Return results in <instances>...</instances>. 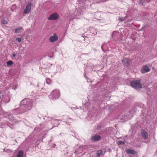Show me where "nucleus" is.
<instances>
[{
  "label": "nucleus",
  "instance_id": "nucleus-16",
  "mask_svg": "<svg viewBox=\"0 0 157 157\" xmlns=\"http://www.w3.org/2000/svg\"><path fill=\"white\" fill-rule=\"evenodd\" d=\"M13 64V62L11 61H9L7 62V65L10 66Z\"/></svg>",
  "mask_w": 157,
  "mask_h": 157
},
{
  "label": "nucleus",
  "instance_id": "nucleus-5",
  "mask_svg": "<svg viewBox=\"0 0 157 157\" xmlns=\"http://www.w3.org/2000/svg\"><path fill=\"white\" fill-rule=\"evenodd\" d=\"M59 17V15L56 13H54L51 14L48 18V20H56Z\"/></svg>",
  "mask_w": 157,
  "mask_h": 157
},
{
  "label": "nucleus",
  "instance_id": "nucleus-24",
  "mask_svg": "<svg viewBox=\"0 0 157 157\" xmlns=\"http://www.w3.org/2000/svg\"><path fill=\"white\" fill-rule=\"evenodd\" d=\"M145 26H144V27H143V28H142V29H143L144 28H145Z\"/></svg>",
  "mask_w": 157,
  "mask_h": 157
},
{
  "label": "nucleus",
  "instance_id": "nucleus-13",
  "mask_svg": "<svg viewBox=\"0 0 157 157\" xmlns=\"http://www.w3.org/2000/svg\"><path fill=\"white\" fill-rule=\"evenodd\" d=\"M23 29L22 27H19L18 28L16 29L15 30V33H17L19 32L21 30Z\"/></svg>",
  "mask_w": 157,
  "mask_h": 157
},
{
  "label": "nucleus",
  "instance_id": "nucleus-17",
  "mask_svg": "<svg viewBox=\"0 0 157 157\" xmlns=\"http://www.w3.org/2000/svg\"><path fill=\"white\" fill-rule=\"evenodd\" d=\"M84 40L85 41H86L88 44H89L90 41L89 40L88 38L86 36L85 38H84Z\"/></svg>",
  "mask_w": 157,
  "mask_h": 157
},
{
  "label": "nucleus",
  "instance_id": "nucleus-2",
  "mask_svg": "<svg viewBox=\"0 0 157 157\" xmlns=\"http://www.w3.org/2000/svg\"><path fill=\"white\" fill-rule=\"evenodd\" d=\"M60 96L59 90L58 89H55L49 95V97L52 99H56L59 98Z\"/></svg>",
  "mask_w": 157,
  "mask_h": 157
},
{
  "label": "nucleus",
  "instance_id": "nucleus-8",
  "mask_svg": "<svg viewBox=\"0 0 157 157\" xmlns=\"http://www.w3.org/2000/svg\"><path fill=\"white\" fill-rule=\"evenodd\" d=\"M125 151L128 154L135 155L137 153V152L135 151L127 148L125 149Z\"/></svg>",
  "mask_w": 157,
  "mask_h": 157
},
{
  "label": "nucleus",
  "instance_id": "nucleus-27",
  "mask_svg": "<svg viewBox=\"0 0 157 157\" xmlns=\"http://www.w3.org/2000/svg\"><path fill=\"white\" fill-rule=\"evenodd\" d=\"M150 1L151 0H149Z\"/></svg>",
  "mask_w": 157,
  "mask_h": 157
},
{
  "label": "nucleus",
  "instance_id": "nucleus-10",
  "mask_svg": "<svg viewBox=\"0 0 157 157\" xmlns=\"http://www.w3.org/2000/svg\"><path fill=\"white\" fill-rule=\"evenodd\" d=\"M141 132L143 137L145 139H147L148 138V134L144 130L142 129Z\"/></svg>",
  "mask_w": 157,
  "mask_h": 157
},
{
  "label": "nucleus",
  "instance_id": "nucleus-14",
  "mask_svg": "<svg viewBox=\"0 0 157 157\" xmlns=\"http://www.w3.org/2000/svg\"><path fill=\"white\" fill-rule=\"evenodd\" d=\"M126 16L124 17H119L118 18V20L121 21H123L126 19Z\"/></svg>",
  "mask_w": 157,
  "mask_h": 157
},
{
  "label": "nucleus",
  "instance_id": "nucleus-26",
  "mask_svg": "<svg viewBox=\"0 0 157 157\" xmlns=\"http://www.w3.org/2000/svg\"><path fill=\"white\" fill-rule=\"evenodd\" d=\"M156 152H157V150H156Z\"/></svg>",
  "mask_w": 157,
  "mask_h": 157
},
{
  "label": "nucleus",
  "instance_id": "nucleus-20",
  "mask_svg": "<svg viewBox=\"0 0 157 157\" xmlns=\"http://www.w3.org/2000/svg\"><path fill=\"white\" fill-rule=\"evenodd\" d=\"M8 23V22L5 20H4L3 21V24H7Z\"/></svg>",
  "mask_w": 157,
  "mask_h": 157
},
{
  "label": "nucleus",
  "instance_id": "nucleus-18",
  "mask_svg": "<svg viewBox=\"0 0 157 157\" xmlns=\"http://www.w3.org/2000/svg\"><path fill=\"white\" fill-rule=\"evenodd\" d=\"M51 81L50 78H47L46 79V82L47 84H50L51 83Z\"/></svg>",
  "mask_w": 157,
  "mask_h": 157
},
{
  "label": "nucleus",
  "instance_id": "nucleus-22",
  "mask_svg": "<svg viewBox=\"0 0 157 157\" xmlns=\"http://www.w3.org/2000/svg\"><path fill=\"white\" fill-rule=\"evenodd\" d=\"M12 56L13 57H15L16 56V54L15 53H13L12 54Z\"/></svg>",
  "mask_w": 157,
  "mask_h": 157
},
{
  "label": "nucleus",
  "instance_id": "nucleus-4",
  "mask_svg": "<svg viewBox=\"0 0 157 157\" xmlns=\"http://www.w3.org/2000/svg\"><path fill=\"white\" fill-rule=\"evenodd\" d=\"M59 39V37L56 33H54L53 35L51 36L49 38V40L51 42H54L57 41Z\"/></svg>",
  "mask_w": 157,
  "mask_h": 157
},
{
  "label": "nucleus",
  "instance_id": "nucleus-15",
  "mask_svg": "<svg viewBox=\"0 0 157 157\" xmlns=\"http://www.w3.org/2000/svg\"><path fill=\"white\" fill-rule=\"evenodd\" d=\"M124 144V141L121 140L118 141L117 142V144L118 145H123Z\"/></svg>",
  "mask_w": 157,
  "mask_h": 157
},
{
  "label": "nucleus",
  "instance_id": "nucleus-25",
  "mask_svg": "<svg viewBox=\"0 0 157 157\" xmlns=\"http://www.w3.org/2000/svg\"><path fill=\"white\" fill-rule=\"evenodd\" d=\"M72 108H75V107H72Z\"/></svg>",
  "mask_w": 157,
  "mask_h": 157
},
{
  "label": "nucleus",
  "instance_id": "nucleus-19",
  "mask_svg": "<svg viewBox=\"0 0 157 157\" xmlns=\"http://www.w3.org/2000/svg\"><path fill=\"white\" fill-rule=\"evenodd\" d=\"M16 40L18 42H21V39L20 38H17L16 39Z\"/></svg>",
  "mask_w": 157,
  "mask_h": 157
},
{
  "label": "nucleus",
  "instance_id": "nucleus-6",
  "mask_svg": "<svg viewBox=\"0 0 157 157\" xmlns=\"http://www.w3.org/2000/svg\"><path fill=\"white\" fill-rule=\"evenodd\" d=\"M101 139V136L100 135H95L93 136L91 138L92 140L94 141H98Z\"/></svg>",
  "mask_w": 157,
  "mask_h": 157
},
{
  "label": "nucleus",
  "instance_id": "nucleus-21",
  "mask_svg": "<svg viewBox=\"0 0 157 157\" xmlns=\"http://www.w3.org/2000/svg\"><path fill=\"white\" fill-rule=\"evenodd\" d=\"M101 128V127L100 126H98L97 127V129L98 130H99Z\"/></svg>",
  "mask_w": 157,
  "mask_h": 157
},
{
  "label": "nucleus",
  "instance_id": "nucleus-12",
  "mask_svg": "<svg viewBox=\"0 0 157 157\" xmlns=\"http://www.w3.org/2000/svg\"><path fill=\"white\" fill-rule=\"evenodd\" d=\"M96 154L97 157H99L101 155L103 154V151L101 150H98L97 151Z\"/></svg>",
  "mask_w": 157,
  "mask_h": 157
},
{
  "label": "nucleus",
  "instance_id": "nucleus-7",
  "mask_svg": "<svg viewBox=\"0 0 157 157\" xmlns=\"http://www.w3.org/2000/svg\"><path fill=\"white\" fill-rule=\"evenodd\" d=\"M150 71V69L147 65H145L143 66V69L141 70V72L142 73L147 72Z\"/></svg>",
  "mask_w": 157,
  "mask_h": 157
},
{
  "label": "nucleus",
  "instance_id": "nucleus-1",
  "mask_svg": "<svg viewBox=\"0 0 157 157\" xmlns=\"http://www.w3.org/2000/svg\"><path fill=\"white\" fill-rule=\"evenodd\" d=\"M130 85L136 90L142 88V85L141 83L140 80H133L130 82Z\"/></svg>",
  "mask_w": 157,
  "mask_h": 157
},
{
  "label": "nucleus",
  "instance_id": "nucleus-3",
  "mask_svg": "<svg viewBox=\"0 0 157 157\" xmlns=\"http://www.w3.org/2000/svg\"><path fill=\"white\" fill-rule=\"evenodd\" d=\"M32 6V4L31 2H29L27 4L24 10L23 13L25 14L28 13L31 11Z\"/></svg>",
  "mask_w": 157,
  "mask_h": 157
},
{
  "label": "nucleus",
  "instance_id": "nucleus-9",
  "mask_svg": "<svg viewBox=\"0 0 157 157\" xmlns=\"http://www.w3.org/2000/svg\"><path fill=\"white\" fill-rule=\"evenodd\" d=\"M124 65L125 66L129 65L131 62L128 58H126L122 60Z\"/></svg>",
  "mask_w": 157,
  "mask_h": 157
},
{
  "label": "nucleus",
  "instance_id": "nucleus-11",
  "mask_svg": "<svg viewBox=\"0 0 157 157\" xmlns=\"http://www.w3.org/2000/svg\"><path fill=\"white\" fill-rule=\"evenodd\" d=\"M23 152L22 151H19L18 152L17 157H23Z\"/></svg>",
  "mask_w": 157,
  "mask_h": 157
},
{
  "label": "nucleus",
  "instance_id": "nucleus-23",
  "mask_svg": "<svg viewBox=\"0 0 157 157\" xmlns=\"http://www.w3.org/2000/svg\"><path fill=\"white\" fill-rule=\"evenodd\" d=\"M103 44H102V45H101V49H102V50H103Z\"/></svg>",
  "mask_w": 157,
  "mask_h": 157
}]
</instances>
